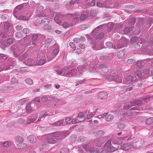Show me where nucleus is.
Wrapping results in <instances>:
<instances>
[{
    "label": "nucleus",
    "instance_id": "nucleus-1",
    "mask_svg": "<svg viewBox=\"0 0 153 153\" xmlns=\"http://www.w3.org/2000/svg\"><path fill=\"white\" fill-rule=\"evenodd\" d=\"M69 65L63 68L56 67L54 68V70L57 73L60 75H62L65 77H71L75 76L76 75V71L74 68L77 65L75 61L72 62Z\"/></svg>",
    "mask_w": 153,
    "mask_h": 153
},
{
    "label": "nucleus",
    "instance_id": "nucleus-2",
    "mask_svg": "<svg viewBox=\"0 0 153 153\" xmlns=\"http://www.w3.org/2000/svg\"><path fill=\"white\" fill-rule=\"evenodd\" d=\"M131 142V146L133 148L140 147L144 143L143 140L140 138H133V141Z\"/></svg>",
    "mask_w": 153,
    "mask_h": 153
},
{
    "label": "nucleus",
    "instance_id": "nucleus-3",
    "mask_svg": "<svg viewBox=\"0 0 153 153\" xmlns=\"http://www.w3.org/2000/svg\"><path fill=\"white\" fill-rule=\"evenodd\" d=\"M131 137H129L127 138V137H117L112 139V143L113 144H120L123 141H129L131 139Z\"/></svg>",
    "mask_w": 153,
    "mask_h": 153
},
{
    "label": "nucleus",
    "instance_id": "nucleus-4",
    "mask_svg": "<svg viewBox=\"0 0 153 153\" xmlns=\"http://www.w3.org/2000/svg\"><path fill=\"white\" fill-rule=\"evenodd\" d=\"M49 102L48 106L50 108H52L56 106L60 102V100L55 97H51L49 100Z\"/></svg>",
    "mask_w": 153,
    "mask_h": 153
},
{
    "label": "nucleus",
    "instance_id": "nucleus-5",
    "mask_svg": "<svg viewBox=\"0 0 153 153\" xmlns=\"http://www.w3.org/2000/svg\"><path fill=\"white\" fill-rule=\"evenodd\" d=\"M11 49L13 50L14 56L15 57L18 56L19 58V56H21V58H22V55H20L22 52L20 51V46H17L15 45L13 47H12Z\"/></svg>",
    "mask_w": 153,
    "mask_h": 153
},
{
    "label": "nucleus",
    "instance_id": "nucleus-6",
    "mask_svg": "<svg viewBox=\"0 0 153 153\" xmlns=\"http://www.w3.org/2000/svg\"><path fill=\"white\" fill-rule=\"evenodd\" d=\"M112 136L111 135H108L104 137L103 138L107 140L108 138H110L106 143L105 144V146L106 147H108L107 150L109 151H113V146H111V137Z\"/></svg>",
    "mask_w": 153,
    "mask_h": 153
},
{
    "label": "nucleus",
    "instance_id": "nucleus-7",
    "mask_svg": "<svg viewBox=\"0 0 153 153\" xmlns=\"http://www.w3.org/2000/svg\"><path fill=\"white\" fill-rule=\"evenodd\" d=\"M69 19V20H70L71 22L73 23V25L77 22L79 19L78 17L75 16H74L72 14H68L66 16L65 19Z\"/></svg>",
    "mask_w": 153,
    "mask_h": 153
},
{
    "label": "nucleus",
    "instance_id": "nucleus-8",
    "mask_svg": "<svg viewBox=\"0 0 153 153\" xmlns=\"http://www.w3.org/2000/svg\"><path fill=\"white\" fill-rule=\"evenodd\" d=\"M86 65L87 71L89 70L91 72H94L97 70V67L94 66L93 62H88Z\"/></svg>",
    "mask_w": 153,
    "mask_h": 153
},
{
    "label": "nucleus",
    "instance_id": "nucleus-9",
    "mask_svg": "<svg viewBox=\"0 0 153 153\" xmlns=\"http://www.w3.org/2000/svg\"><path fill=\"white\" fill-rule=\"evenodd\" d=\"M86 65H79L78 66L76 69V75H80L83 72L87 71V68L86 67Z\"/></svg>",
    "mask_w": 153,
    "mask_h": 153
},
{
    "label": "nucleus",
    "instance_id": "nucleus-10",
    "mask_svg": "<svg viewBox=\"0 0 153 153\" xmlns=\"http://www.w3.org/2000/svg\"><path fill=\"white\" fill-rule=\"evenodd\" d=\"M49 96L48 95H45L42 96L40 97V100H39L38 98H36L34 100V102H36V104L39 105V103L40 102L42 103H44L47 101L48 100Z\"/></svg>",
    "mask_w": 153,
    "mask_h": 153
},
{
    "label": "nucleus",
    "instance_id": "nucleus-11",
    "mask_svg": "<svg viewBox=\"0 0 153 153\" xmlns=\"http://www.w3.org/2000/svg\"><path fill=\"white\" fill-rule=\"evenodd\" d=\"M7 67L10 69H12L13 66H15L16 64V59L12 58H9L7 60Z\"/></svg>",
    "mask_w": 153,
    "mask_h": 153
},
{
    "label": "nucleus",
    "instance_id": "nucleus-12",
    "mask_svg": "<svg viewBox=\"0 0 153 153\" xmlns=\"http://www.w3.org/2000/svg\"><path fill=\"white\" fill-rule=\"evenodd\" d=\"M23 7V4H22L17 5L15 8L13 10V15L15 17H17L19 16L20 10L22 9Z\"/></svg>",
    "mask_w": 153,
    "mask_h": 153
},
{
    "label": "nucleus",
    "instance_id": "nucleus-13",
    "mask_svg": "<svg viewBox=\"0 0 153 153\" xmlns=\"http://www.w3.org/2000/svg\"><path fill=\"white\" fill-rule=\"evenodd\" d=\"M137 79V78L135 76L132 77L131 75H129L126 78V84H132V85L133 86V82L136 81Z\"/></svg>",
    "mask_w": 153,
    "mask_h": 153
},
{
    "label": "nucleus",
    "instance_id": "nucleus-14",
    "mask_svg": "<svg viewBox=\"0 0 153 153\" xmlns=\"http://www.w3.org/2000/svg\"><path fill=\"white\" fill-rule=\"evenodd\" d=\"M76 114H74L72 117V123L73 124L78 123L79 122H82L85 121V119L83 120H81L80 119H79L77 117H76Z\"/></svg>",
    "mask_w": 153,
    "mask_h": 153
},
{
    "label": "nucleus",
    "instance_id": "nucleus-15",
    "mask_svg": "<svg viewBox=\"0 0 153 153\" xmlns=\"http://www.w3.org/2000/svg\"><path fill=\"white\" fill-rule=\"evenodd\" d=\"M63 16L59 13L56 14L54 20L57 24H59L61 22V21L62 19Z\"/></svg>",
    "mask_w": 153,
    "mask_h": 153
},
{
    "label": "nucleus",
    "instance_id": "nucleus-16",
    "mask_svg": "<svg viewBox=\"0 0 153 153\" xmlns=\"http://www.w3.org/2000/svg\"><path fill=\"white\" fill-rule=\"evenodd\" d=\"M109 78L111 80H112L113 81H115L117 82L120 83L122 82V79H121V78L117 76H110Z\"/></svg>",
    "mask_w": 153,
    "mask_h": 153
},
{
    "label": "nucleus",
    "instance_id": "nucleus-17",
    "mask_svg": "<svg viewBox=\"0 0 153 153\" xmlns=\"http://www.w3.org/2000/svg\"><path fill=\"white\" fill-rule=\"evenodd\" d=\"M39 35L37 34L33 35L32 36V44L34 46H36L38 42Z\"/></svg>",
    "mask_w": 153,
    "mask_h": 153
},
{
    "label": "nucleus",
    "instance_id": "nucleus-18",
    "mask_svg": "<svg viewBox=\"0 0 153 153\" xmlns=\"http://www.w3.org/2000/svg\"><path fill=\"white\" fill-rule=\"evenodd\" d=\"M96 35H93V37H92V36H91H91H90V39H94L95 40H97L98 39H101L104 36V33L101 32L99 34H98L97 36H95Z\"/></svg>",
    "mask_w": 153,
    "mask_h": 153
},
{
    "label": "nucleus",
    "instance_id": "nucleus-19",
    "mask_svg": "<svg viewBox=\"0 0 153 153\" xmlns=\"http://www.w3.org/2000/svg\"><path fill=\"white\" fill-rule=\"evenodd\" d=\"M108 94L107 93L104 92H101L98 94V97L100 99H105L108 97Z\"/></svg>",
    "mask_w": 153,
    "mask_h": 153
},
{
    "label": "nucleus",
    "instance_id": "nucleus-20",
    "mask_svg": "<svg viewBox=\"0 0 153 153\" xmlns=\"http://www.w3.org/2000/svg\"><path fill=\"white\" fill-rule=\"evenodd\" d=\"M85 151L92 153L93 148L89 143H85Z\"/></svg>",
    "mask_w": 153,
    "mask_h": 153
},
{
    "label": "nucleus",
    "instance_id": "nucleus-21",
    "mask_svg": "<svg viewBox=\"0 0 153 153\" xmlns=\"http://www.w3.org/2000/svg\"><path fill=\"white\" fill-rule=\"evenodd\" d=\"M39 114L40 115L36 122H39L40 121L43 120L45 116L47 115V113L44 111L41 112Z\"/></svg>",
    "mask_w": 153,
    "mask_h": 153
},
{
    "label": "nucleus",
    "instance_id": "nucleus-22",
    "mask_svg": "<svg viewBox=\"0 0 153 153\" xmlns=\"http://www.w3.org/2000/svg\"><path fill=\"white\" fill-rule=\"evenodd\" d=\"M67 21L64 22L63 24V26L65 28L68 27V26H71L73 25V22H71L70 20H69V19H67Z\"/></svg>",
    "mask_w": 153,
    "mask_h": 153
},
{
    "label": "nucleus",
    "instance_id": "nucleus-23",
    "mask_svg": "<svg viewBox=\"0 0 153 153\" xmlns=\"http://www.w3.org/2000/svg\"><path fill=\"white\" fill-rule=\"evenodd\" d=\"M39 16V17L36 19V22L39 24H42L43 18L45 17V16L44 14H40Z\"/></svg>",
    "mask_w": 153,
    "mask_h": 153
},
{
    "label": "nucleus",
    "instance_id": "nucleus-24",
    "mask_svg": "<svg viewBox=\"0 0 153 153\" xmlns=\"http://www.w3.org/2000/svg\"><path fill=\"white\" fill-rule=\"evenodd\" d=\"M33 117L34 118L31 119H29L27 120V123L29 124L31 122H36V120L38 117V114L37 113L35 114Z\"/></svg>",
    "mask_w": 153,
    "mask_h": 153
},
{
    "label": "nucleus",
    "instance_id": "nucleus-25",
    "mask_svg": "<svg viewBox=\"0 0 153 153\" xmlns=\"http://www.w3.org/2000/svg\"><path fill=\"white\" fill-rule=\"evenodd\" d=\"M28 140L31 143H33L36 141V137L34 135H30L27 137Z\"/></svg>",
    "mask_w": 153,
    "mask_h": 153
},
{
    "label": "nucleus",
    "instance_id": "nucleus-26",
    "mask_svg": "<svg viewBox=\"0 0 153 153\" xmlns=\"http://www.w3.org/2000/svg\"><path fill=\"white\" fill-rule=\"evenodd\" d=\"M24 62L27 65L32 66L34 65V62L33 60L31 59H28L24 61Z\"/></svg>",
    "mask_w": 153,
    "mask_h": 153
},
{
    "label": "nucleus",
    "instance_id": "nucleus-27",
    "mask_svg": "<svg viewBox=\"0 0 153 153\" xmlns=\"http://www.w3.org/2000/svg\"><path fill=\"white\" fill-rule=\"evenodd\" d=\"M107 69V67L105 64H102L100 65H98L97 67V71L99 70H102L104 71Z\"/></svg>",
    "mask_w": 153,
    "mask_h": 153
},
{
    "label": "nucleus",
    "instance_id": "nucleus-28",
    "mask_svg": "<svg viewBox=\"0 0 153 153\" xmlns=\"http://www.w3.org/2000/svg\"><path fill=\"white\" fill-rule=\"evenodd\" d=\"M85 143H83L82 145H79L77 147L79 151L82 152L85 151Z\"/></svg>",
    "mask_w": 153,
    "mask_h": 153
},
{
    "label": "nucleus",
    "instance_id": "nucleus-29",
    "mask_svg": "<svg viewBox=\"0 0 153 153\" xmlns=\"http://www.w3.org/2000/svg\"><path fill=\"white\" fill-rule=\"evenodd\" d=\"M48 142L49 144H53L55 142V140L51 136V134H48L47 137Z\"/></svg>",
    "mask_w": 153,
    "mask_h": 153
},
{
    "label": "nucleus",
    "instance_id": "nucleus-30",
    "mask_svg": "<svg viewBox=\"0 0 153 153\" xmlns=\"http://www.w3.org/2000/svg\"><path fill=\"white\" fill-rule=\"evenodd\" d=\"M131 142H130V144L128 143H125L123 144L122 147V149L125 150H127L129 149L131 147Z\"/></svg>",
    "mask_w": 153,
    "mask_h": 153
},
{
    "label": "nucleus",
    "instance_id": "nucleus-31",
    "mask_svg": "<svg viewBox=\"0 0 153 153\" xmlns=\"http://www.w3.org/2000/svg\"><path fill=\"white\" fill-rule=\"evenodd\" d=\"M60 137L64 138L69 134V132L67 131H63L60 132Z\"/></svg>",
    "mask_w": 153,
    "mask_h": 153
},
{
    "label": "nucleus",
    "instance_id": "nucleus-32",
    "mask_svg": "<svg viewBox=\"0 0 153 153\" xmlns=\"http://www.w3.org/2000/svg\"><path fill=\"white\" fill-rule=\"evenodd\" d=\"M27 144L24 143H21L17 144V148L19 149H24L27 146Z\"/></svg>",
    "mask_w": 153,
    "mask_h": 153
},
{
    "label": "nucleus",
    "instance_id": "nucleus-33",
    "mask_svg": "<svg viewBox=\"0 0 153 153\" xmlns=\"http://www.w3.org/2000/svg\"><path fill=\"white\" fill-rule=\"evenodd\" d=\"M125 53L123 50H121L119 51L117 54L118 57L119 59H121L125 55Z\"/></svg>",
    "mask_w": 153,
    "mask_h": 153
},
{
    "label": "nucleus",
    "instance_id": "nucleus-34",
    "mask_svg": "<svg viewBox=\"0 0 153 153\" xmlns=\"http://www.w3.org/2000/svg\"><path fill=\"white\" fill-rule=\"evenodd\" d=\"M97 111L95 107H93L90 108V109L88 111V113L89 114H94V115H95L96 114Z\"/></svg>",
    "mask_w": 153,
    "mask_h": 153
},
{
    "label": "nucleus",
    "instance_id": "nucleus-35",
    "mask_svg": "<svg viewBox=\"0 0 153 153\" xmlns=\"http://www.w3.org/2000/svg\"><path fill=\"white\" fill-rule=\"evenodd\" d=\"M99 42L97 43H94L92 44L93 45L92 48L94 50H100L99 48Z\"/></svg>",
    "mask_w": 153,
    "mask_h": 153
},
{
    "label": "nucleus",
    "instance_id": "nucleus-36",
    "mask_svg": "<svg viewBox=\"0 0 153 153\" xmlns=\"http://www.w3.org/2000/svg\"><path fill=\"white\" fill-rule=\"evenodd\" d=\"M100 30V28L99 27V26L95 28L91 33V36H92V37H93V35L94 36L96 35V33H97L98 31Z\"/></svg>",
    "mask_w": 153,
    "mask_h": 153
},
{
    "label": "nucleus",
    "instance_id": "nucleus-37",
    "mask_svg": "<svg viewBox=\"0 0 153 153\" xmlns=\"http://www.w3.org/2000/svg\"><path fill=\"white\" fill-rule=\"evenodd\" d=\"M44 9L42 5H39L36 9V12L39 13L41 12Z\"/></svg>",
    "mask_w": 153,
    "mask_h": 153
},
{
    "label": "nucleus",
    "instance_id": "nucleus-38",
    "mask_svg": "<svg viewBox=\"0 0 153 153\" xmlns=\"http://www.w3.org/2000/svg\"><path fill=\"white\" fill-rule=\"evenodd\" d=\"M101 60L103 61H106L109 59L110 57L107 55L101 56L100 57Z\"/></svg>",
    "mask_w": 153,
    "mask_h": 153
},
{
    "label": "nucleus",
    "instance_id": "nucleus-39",
    "mask_svg": "<svg viewBox=\"0 0 153 153\" xmlns=\"http://www.w3.org/2000/svg\"><path fill=\"white\" fill-rule=\"evenodd\" d=\"M25 81V82L28 85H31L33 84V80L30 78H26Z\"/></svg>",
    "mask_w": 153,
    "mask_h": 153
},
{
    "label": "nucleus",
    "instance_id": "nucleus-40",
    "mask_svg": "<svg viewBox=\"0 0 153 153\" xmlns=\"http://www.w3.org/2000/svg\"><path fill=\"white\" fill-rule=\"evenodd\" d=\"M50 134H51L52 137L53 136L54 137H58L60 135V132L57 131L52 133Z\"/></svg>",
    "mask_w": 153,
    "mask_h": 153
},
{
    "label": "nucleus",
    "instance_id": "nucleus-41",
    "mask_svg": "<svg viewBox=\"0 0 153 153\" xmlns=\"http://www.w3.org/2000/svg\"><path fill=\"white\" fill-rule=\"evenodd\" d=\"M106 45L109 47L115 48L114 45L112 42H107L106 43Z\"/></svg>",
    "mask_w": 153,
    "mask_h": 153
},
{
    "label": "nucleus",
    "instance_id": "nucleus-42",
    "mask_svg": "<svg viewBox=\"0 0 153 153\" xmlns=\"http://www.w3.org/2000/svg\"><path fill=\"white\" fill-rule=\"evenodd\" d=\"M77 117L79 119H80L81 120H83L84 119H85V118H84L85 116L82 113H79Z\"/></svg>",
    "mask_w": 153,
    "mask_h": 153
},
{
    "label": "nucleus",
    "instance_id": "nucleus-43",
    "mask_svg": "<svg viewBox=\"0 0 153 153\" xmlns=\"http://www.w3.org/2000/svg\"><path fill=\"white\" fill-rule=\"evenodd\" d=\"M44 17L43 18L42 21V24L43 25H48V24L49 22L50 21L49 19L48 18H45Z\"/></svg>",
    "mask_w": 153,
    "mask_h": 153
},
{
    "label": "nucleus",
    "instance_id": "nucleus-44",
    "mask_svg": "<svg viewBox=\"0 0 153 153\" xmlns=\"http://www.w3.org/2000/svg\"><path fill=\"white\" fill-rule=\"evenodd\" d=\"M86 81V80L85 79H84L82 80L78 81L76 82L75 85L76 86H78L79 85V84H83Z\"/></svg>",
    "mask_w": 153,
    "mask_h": 153
},
{
    "label": "nucleus",
    "instance_id": "nucleus-45",
    "mask_svg": "<svg viewBox=\"0 0 153 153\" xmlns=\"http://www.w3.org/2000/svg\"><path fill=\"white\" fill-rule=\"evenodd\" d=\"M132 30V29L131 27L129 28L128 27H126L124 29L123 32L125 33H128Z\"/></svg>",
    "mask_w": 153,
    "mask_h": 153
},
{
    "label": "nucleus",
    "instance_id": "nucleus-46",
    "mask_svg": "<svg viewBox=\"0 0 153 153\" xmlns=\"http://www.w3.org/2000/svg\"><path fill=\"white\" fill-rule=\"evenodd\" d=\"M10 26V24L8 22H4V28L5 29H8Z\"/></svg>",
    "mask_w": 153,
    "mask_h": 153
},
{
    "label": "nucleus",
    "instance_id": "nucleus-47",
    "mask_svg": "<svg viewBox=\"0 0 153 153\" xmlns=\"http://www.w3.org/2000/svg\"><path fill=\"white\" fill-rule=\"evenodd\" d=\"M54 58V56L52 54H48L47 56V59L48 61L52 60Z\"/></svg>",
    "mask_w": 153,
    "mask_h": 153
},
{
    "label": "nucleus",
    "instance_id": "nucleus-48",
    "mask_svg": "<svg viewBox=\"0 0 153 153\" xmlns=\"http://www.w3.org/2000/svg\"><path fill=\"white\" fill-rule=\"evenodd\" d=\"M8 57L6 55L0 53V59L3 60L7 59Z\"/></svg>",
    "mask_w": 153,
    "mask_h": 153
},
{
    "label": "nucleus",
    "instance_id": "nucleus-49",
    "mask_svg": "<svg viewBox=\"0 0 153 153\" xmlns=\"http://www.w3.org/2000/svg\"><path fill=\"white\" fill-rule=\"evenodd\" d=\"M26 109L28 112L30 113L32 112V107L31 106L30 104H28L26 106Z\"/></svg>",
    "mask_w": 153,
    "mask_h": 153
},
{
    "label": "nucleus",
    "instance_id": "nucleus-50",
    "mask_svg": "<svg viewBox=\"0 0 153 153\" xmlns=\"http://www.w3.org/2000/svg\"><path fill=\"white\" fill-rule=\"evenodd\" d=\"M45 60L43 59H40L37 63L38 65H42L45 63Z\"/></svg>",
    "mask_w": 153,
    "mask_h": 153
},
{
    "label": "nucleus",
    "instance_id": "nucleus-51",
    "mask_svg": "<svg viewBox=\"0 0 153 153\" xmlns=\"http://www.w3.org/2000/svg\"><path fill=\"white\" fill-rule=\"evenodd\" d=\"M153 122V117H150L147 119L146 121V124H150L152 123Z\"/></svg>",
    "mask_w": 153,
    "mask_h": 153
},
{
    "label": "nucleus",
    "instance_id": "nucleus-52",
    "mask_svg": "<svg viewBox=\"0 0 153 153\" xmlns=\"http://www.w3.org/2000/svg\"><path fill=\"white\" fill-rule=\"evenodd\" d=\"M113 117L111 115H108L106 117V120L107 121H109L112 120Z\"/></svg>",
    "mask_w": 153,
    "mask_h": 153
},
{
    "label": "nucleus",
    "instance_id": "nucleus-53",
    "mask_svg": "<svg viewBox=\"0 0 153 153\" xmlns=\"http://www.w3.org/2000/svg\"><path fill=\"white\" fill-rule=\"evenodd\" d=\"M104 134V132L102 130H100L97 131V135L99 136H102Z\"/></svg>",
    "mask_w": 153,
    "mask_h": 153
},
{
    "label": "nucleus",
    "instance_id": "nucleus-54",
    "mask_svg": "<svg viewBox=\"0 0 153 153\" xmlns=\"http://www.w3.org/2000/svg\"><path fill=\"white\" fill-rule=\"evenodd\" d=\"M125 46L124 45V44H123V42L121 41L117 45V46L115 48L116 49L118 48H122L124 47Z\"/></svg>",
    "mask_w": 153,
    "mask_h": 153
},
{
    "label": "nucleus",
    "instance_id": "nucleus-55",
    "mask_svg": "<svg viewBox=\"0 0 153 153\" xmlns=\"http://www.w3.org/2000/svg\"><path fill=\"white\" fill-rule=\"evenodd\" d=\"M68 149L65 148L61 149L60 151V153H68Z\"/></svg>",
    "mask_w": 153,
    "mask_h": 153
},
{
    "label": "nucleus",
    "instance_id": "nucleus-56",
    "mask_svg": "<svg viewBox=\"0 0 153 153\" xmlns=\"http://www.w3.org/2000/svg\"><path fill=\"white\" fill-rule=\"evenodd\" d=\"M135 75L137 76L138 78H142L141 76V71L140 70H138L136 71L135 73Z\"/></svg>",
    "mask_w": 153,
    "mask_h": 153
},
{
    "label": "nucleus",
    "instance_id": "nucleus-57",
    "mask_svg": "<svg viewBox=\"0 0 153 153\" xmlns=\"http://www.w3.org/2000/svg\"><path fill=\"white\" fill-rule=\"evenodd\" d=\"M149 68H146L143 70V73L146 75V77H147L149 74Z\"/></svg>",
    "mask_w": 153,
    "mask_h": 153
},
{
    "label": "nucleus",
    "instance_id": "nucleus-58",
    "mask_svg": "<svg viewBox=\"0 0 153 153\" xmlns=\"http://www.w3.org/2000/svg\"><path fill=\"white\" fill-rule=\"evenodd\" d=\"M118 127L120 129H123L125 127V125L123 123H120L118 124Z\"/></svg>",
    "mask_w": 153,
    "mask_h": 153
},
{
    "label": "nucleus",
    "instance_id": "nucleus-59",
    "mask_svg": "<svg viewBox=\"0 0 153 153\" xmlns=\"http://www.w3.org/2000/svg\"><path fill=\"white\" fill-rule=\"evenodd\" d=\"M85 140V137L83 136H79L78 139V140L80 142H82Z\"/></svg>",
    "mask_w": 153,
    "mask_h": 153
},
{
    "label": "nucleus",
    "instance_id": "nucleus-60",
    "mask_svg": "<svg viewBox=\"0 0 153 153\" xmlns=\"http://www.w3.org/2000/svg\"><path fill=\"white\" fill-rule=\"evenodd\" d=\"M138 39V37L137 36H134L132 37L130 39V43H132L136 42Z\"/></svg>",
    "mask_w": 153,
    "mask_h": 153
},
{
    "label": "nucleus",
    "instance_id": "nucleus-61",
    "mask_svg": "<svg viewBox=\"0 0 153 153\" xmlns=\"http://www.w3.org/2000/svg\"><path fill=\"white\" fill-rule=\"evenodd\" d=\"M27 53L25 52L22 54V58H21V56H19V59L20 60H22L25 59L27 56Z\"/></svg>",
    "mask_w": 153,
    "mask_h": 153
},
{
    "label": "nucleus",
    "instance_id": "nucleus-62",
    "mask_svg": "<svg viewBox=\"0 0 153 153\" xmlns=\"http://www.w3.org/2000/svg\"><path fill=\"white\" fill-rule=\"evenodd\" d=\"M15 139L17 142H20L22 140V138L20 136H17L15 137Z\"/></svg>",
    "mask_w": 153,
    "mask_h": 153
},
{
    "label": "nucleus",
    "instance_id": "nucleus-63",
    "mask_svg": "<svg viewBox=\"0 0 153 153\" xmlns=\"http://www.w3.org/2000/svg\"><path fill=\"white\" fill-rule=\"evenodd\" d=\"M59 48L58 47L53 50V53L55 55H56L59 52Z\"/></svg>",
    "mask_w": 153,
    "mask_h": 153
},
{
    "label": "nucleus",
    "instance_id": "nucleus-64",
    "mask_svg": "<svg viewBox=\"0 0 153 153\" xmlns=\"http://www.w3.org/2000/svg\"><path fill=\"white\" fill-rule=\"evenodd\" d=\"M121 41L123 42V44H124V46L125 44H128V40L125 38L122 39Z\"/></svg>",
    "mask_w": 153,
    "mask_h": 153
}]
</instances>
